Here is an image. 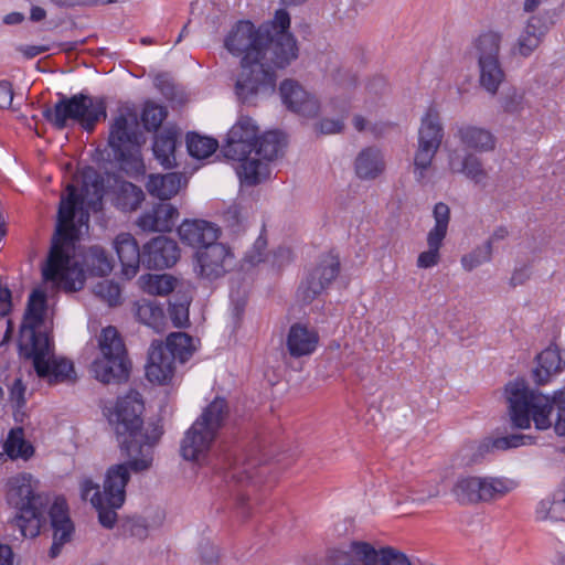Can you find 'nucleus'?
I'll return each instance as SVG.
<instances>
[{
  "label": "nucleus",
  "instance_id": "9d476101",
  "mask_svg": "<svg viewBox=\"0 0 565 565\" xmlns=\"http://www.w3.org/2000/svg\"><path fill=\"white\" fill-rule=\"evenodd\" d=\"M20 350L25 358L32 360L38 376L46 380L49 384H57L72 379L73 363L64 358L54 356L49 337L36 339L33 331L25 330Z\"/></svg>",
  "mask_w": 565,
  "mask_h": 565
},
{
  "label": "nucleus",
  "instance_id": "7c9ffc66",
  "mask_svg": "<svg viewBox=\"0 0 565 565\" xmlns=\"http://www.w3.org/2000/svg\"><path fill=\"white\" fill-rule=\"evenodd\" d=\"M46 310V296L41 290H33L29 297L28 308L20 328L19 347L22 348V335L25 330L33 331L36 339L49 337L45 332L39 331L44 320Z\"/></svg>",
  "mask_w": 565,
  "mask_h": 565
},
{
  "label": "nucleus",
  "instance_id": "79ce46f5",
  "mask_svg": "<svg viewBox=\"0 0 565 565\" xmlns=\"http://www.w3.org/2000/svg\"><path fill=\"white\" fill-rule=\"evenodd\" d=\"M163 348L173 356V360L178 359L182 363L188 361L195 350L193 339L184 332L170 333Z\"/></svg>",
  "mask_w": 565,
  "mask_h": 565
},
{
  "label": "nucleus",
  "instance_id": "69168bd1",
  "mask_svg": "<svg viewBox=\"0 0 565 565\" xmlns=\"http://www.w3.org/2000/svg\"><path fill=\"white\" fill-rule=\"evenodd\" d=\"M0 565H13V552L9 545L0 544Z\"/></svg>",
  "mask_w": 565,
  "mask_h": 565
},
{
  "label": "nucleus",
  "instance_id": "1a4fd4ad",
  "mask_svg": "<svg viewBox=\"0 0 565 565\" xmlns=\"http://www.w3.org/2000/svg\"><path fill=\"white\" fill-rule=\"evenodd\" d=\"M98 348L100 354L90 366L94 377L105 384L127 381L130 362L124 340L115 327L108 326L102 330Z\"/></svg>",
  "mask_w": 565,
  "mask_h": 565
},
{
  "label": "nucleus",
  "instance_id": "bb28decb",
  "mask_svg": "<svg viewBox=\"0 0 565 565\" xmlns=\"http://www.w3.org/2000/svg\"><path fill=\"white\" fill-rule=\"evenodd\" d=\"M455 137L463 147L476 152L483 153L495 149V137L484 127L462 124L457 127Z\"/></svg>",
  "mask_w": 565,
  "mask_h": 565
},
{
  "label": "nucleus",
  "instance_id": "aec40b11",
  "mask_svg": "<svg viewBox=\"0 0 565 565\" xmlns=\"http://www.w3.org/2000/svg\"><path fill=\"white\" fill-rule=\"evenodd\" d=\"M554 15V12L551 11L532 15L514 43L512 52L523 57H529L540 46L544 36L555 24Z\"/></svg>",
  "mask_w": 565,
  "mask_h": 565
},
{
  "label": "nucleus",
  "instance_id": "393cba45",
  "mask_svg": "<svg viewBox=\"0 0 565 565\" xmlns=\"http://www.w3.org/2000/svg\"><path fill=\"white\" fill-rule=\"evenodd\" d=\"M174 361L173 356L167 353L163 343L153 341L146 365L147 379L152 383L167 384L174 374Z\"/></svg>",
  "mask_w": 565,
  "mask_h": 565
},
{
  "label": "nucleus",
  "instance_id": "c9c22d12",
  "mask_svg": "<svg viewBox=\"0 0 565 565\" xmlns=\"http://www.w3.org/2000/svg\"><path fill=\"white\" fill-rule=\"evenodd\" d=\"M134 315L136 319L154 330L161 332L166 326V316L163 308L152 300L141 299L134 305Z\"/></svg>",
  "mask_w": 565,
  "mask_h": 565
},
{
  "label": "nucleus",
  "instance_id": "3c124183",
  "mask_svg": "<svg viewBox=\"0 0 565 565\" xmlns=\"http://www.w3.org/2000/svg\"><path fill=\"white\" fill-rule=\"evenodd\" d=\"M121 532L126 536L145 540L148 536V524L143 518L130 516L121 523Z\"/></svg>",
  "mask_w": 565,
  "mask_h": 565
},
{
  "label": "nucleus",
  "instance_id": "864d4df0",
  "mask_svg": "<svg viewBox=\"0 0 565 565\" xmlns=\"http://www.w3.org/2000/svg\"><path fill=\"white\" fill-rule=\"evenodd\" d=\"M501 106L504 113L511 115L520 114L525 108L524 94L516 89H512L502 97Z\"/></svg>",
  "mask_w": 565,
  "mask_h": 565
},
{
  "label": "nucleus",
  "instance_id": "6ab92c4d",
  "mask_svg": "<svg viewBox=\"0 0 565 565\" xmlns=\"http://www.w3.org/2000/svg\"><path fill=\"white\" fill-rule=\"evenodd\" d=\"M339 271L340 262L338 257L333 255L324 256L299 287L298 297L306 303L311 302L331 285Z\"/></svg>",
  "mask_w": 565,
  "mask_h": 565
},
{
  "label": "nucleus",
  "instance_id": "e433bc0d",
  "mask_svg": "<svg viewBox=\"0 0 565 565\" xmlns=\"http://www.w3.org/2000/svg\"><path fill=\"white\" fill-rule=\"evenodd\" d=\"M181 188V175L172 172L167 174H151L146 189L151 196L167 201L175 195Z\"/></svg>",
  "mask_w": 565,
  "mask_h": 565
},
{
  "label": "nucleus",
  "instance_id": "58836bf2",
  "mask_svg": "<svg viewBox=\"0 0 565 565\" xmlns=\"http://www.w3.org/2000/svg\"><path fill=\"white\" fill-rule=\"evenodd\" d=\"M143 200L142 190L134 183L122 181L117 184L114 201L119 210L124 212L136 211Z\"/></svg>",
  "mask_w": 565,
  "mask_h": 565
},
{
  "label": "nucleus",
  "instance_id": "7ed1b4c3",
  "mask_svg": "<svg viewBox=\"0 0 565 565\" xmlns=\"http://www.w3.org/2000/svg\"><path fill=\"white\" fill-rule=\"evenodd\" d=\"M289 28V13L279 9L270 22L257 30L250 21H239L226 36L228 52L237 56L244 53L235 83L241 103L254 105L258 95L274 93V68H285L298 57L297 41Z\"/></svg>",
  "mask_w": 565,
  "mask_h": 565
},
{
  "label": "nucleus",
  "instance_id": "8fccbe9b",
  "mask_svg": "<svg viewBox=\"0 0 565 565\" xmlns=\"http://www.w3.org/2000/svg\"><path fill=\"white\" fill-rule=\"evenodd\" d=\"M94 294L110 307L120 303V287L111 280H103L95 285Z\"/></svg>",
  "mask_w": 565,
  "mask_h": 565
},
{
  "label": "nucleus",
  "instance_id": "dca6fc26",
  "mask_svg": "<svg viewBox=\"0 0 565 565\" xmlns=\"http://www.w3.org/2000/svg\"><path fill=\"white\" fill-rule=\"evenodd\" d=\"M533 437L523 434H512L495 438L493 440L483 439L465 443L455 456V462L459 467H472L480 463L484 456L492 449L507 450L523 445L532 444Z\"/></svg>",
  "mask_w": 565,
  "mask_h": 565
},
{
  "label": "nucleus",
  "instance_id": "9b49d317",
  "mask_svg": "<svg viewBox=\"0 0 565 565\" xmlns=\"http://www.w3.org/2000/svg\"><path fill=\"white\" fill-rule=\"evenodd\" d=\"M141 138L136 121L129 122L125 115L114 119L109 132V146L120 169L130 177L145 173L146 167L141 157Z\"/></svg>",
  "mask_w": 565,
  "mask_h": 565
},
{
  "label": "nucleus",
  "instance_id": "ea45409f",
  "mask_svg": "<svg viewBox=\"0 0 565 565\" xmlns=\"http://www.w3.org/2000/svg\"><path fill=\"white\" fill-rule=\"evenodd\" d=\"M3 451L11 459L22 458L28 460L33 456V446L25 440L23 428L17 427L10 430L4 444Z\"/></svg>",
  "mask_w": 565,
  "mask_h": 565
},
{
  "label": "nucleus",
  "instance_id": "2eb2a0df",
  "mask_svg": "<svg viewBox=\"0 0 565 565\" xmlns=\"http://www.w3.org/2000/svg\"><path fill=\"white\" fill-rule=\"evenodd\" d=\"M235 256L232 248L220 242L203 246L195 250L193 270L204 280L214 281L224 277L235 267Z\"/></svg>",
  "mask_w": 565,
  "mask_h": 565
},
{
  "label": "nucleus",
  "instance_id": "0eeeda50",
  "mask_svg": "<svg viewBox=\"0 0 565 565\" xmlns=\"http://www.w3.org/2000/svg\"><path fill=\"white\" fill-rule=\"evenodd\" d=\"M228 416L225 398L215 397L186 430L181 441V456L185 460L204 463L216 436Z\"/></svg>",
  "mask_w": 565,
  "mask_h": 565
},
{
  "label": "nucleus",
  "instance_id": "13d9d810",
  "mask_svg": "<svg viewBox=\"0 0 565 565\" xmlns=\"http://www.w3.org/2000/svg\"><path fill=\"white\" fill-rule=\"evenodd\" d=\"M13 100L12 84L8 81L0 82V108L7 109L11 106Z\"/></svg>",
  "mask_w": 565,
  "mask_h": 565
},
{
  "label": "nucleus",
  "instance_id": "680f3d73",
  "mask_svg": "<svg viewBox=\"0 0 565 565\" xmlns=\"http://www.w3.org/2000/svg\"><path fill=\"white\" fill-rule=\"evenodd\" d=\"M530 278V270L527 267L515 269L511 276L510 284L515 287L523 285Z\"/></svg>",
  "mask_w": 565,
  "mask_h": 565
},
{
  "label": "nucleus",
  "instance_id": "0e129e2a",
  "mask_svg": "<svg viewBox=\"0 0 565 565\" xmlns=\"http://www.w3.org/2000/svg\"><path fill=\"white\" fill-rule=\"evenodd\" d=\"M201 556L205 564L211 565L217 561V551L213 545L202 546Z\"/></svg>",
  "mask_w": 565,
  "mask_h": 565
},
{
  "label": "nucleus",
  "instance_id": "72a5a7b5",
  "mask_svg": "<svg viewBox=\"0 0 565 565\" xmlns=\"http://www.w3.org/2000/svg\"><path fill=\"white\" fill-rule=\"evenodd\" d=\"M179 132L175 128H166L156 135L153 140V154L164 169L175 166V147Z\"/></svg>",
  "mask_w": 565,
  "mask_h": 565
},
{
  "label": "nucleus",
  "instance_id": "f704fd0d",
  "mask_svg": "<svg viewBox=\"0 0 565 565\" xmlns=\"http://www.w3.org/2000/svg\"><path fill=\"white\" fill-rule=\"evenodd\" d=\"M564 361L557 348L550 347L537 355V366L533 370V379L539 385L548 382L550 377L562 371Z\"/></svg>",
  "mask_w": 565,
  "mask_h": 565
},
{
  "label": "nucleus",
  "instance_id": "cd10ccee",
  "mask_svg": "<svg viewBox=\"0 0 565 565\" xmlns=\"http://www.w3.org/2000/svg\"><path fill=\"white\" fill-rule=\"evenodd\" d=\"M114 248L118 255L126 276H135L142 264L143 248L140 250L136 238L130 233H120L114 239Z\"/></svg>",
  "mask_w": 565,
  "mask_h": 565
},
{
  "label": "nucleus",
  "instance_id": "052dcab7",
  "mask_svg": "<svg viewBox=\"0 0 565 565\" xmlns=\"http://www.w3.org/2000/svg\"><path fill=\"white\" fill-rule=\"evenodd\" d=\"M24 57L33 58L42 53L49 51V46L46 45H21L18 49Z\"/></svg>",
  "mask_w": 565,
  "mask_h": 565
},
{
  "label": "nucleus",
  "instance_id": "6e6552de",
  "mask_svg": "<svg viewBox=\"0 0 565 565\" xmlns=\"http://www.w3.org/2000/svg\"><path fill=\"white\" fill-rule=\"evenodd\" d=\"M503 38L499 30H482L471 40L467 50L468 56L477 63L480 87L491 96L498 94L507 77L500 60Z\"/></svg>",
  "mask_w": 565,
  "mask_h": 565
},
{
  "label": "nucleus",
  "instance_id": "c03bdc74",
  "mask_svg": "<svg viewBox=\"0 0 565 565\" xmlns=\"http://www.w3.org/2000/svg\"><path fill=\"white\" fill-rule=\"evenodd\" d=\"M186 147L193 158L205 159L216 151L218 142L214 138L190 132L186 136Z\"/></svg>",
  "mask_w": 565,
  "mask_h": 565
},
{
  "label": "nucleus",
  "instance_id": "37998d69",
  "mask_svg": "<svg viewBox=\"0 0 565 565\" xmlns=\"http://www.w3.org/2000/svg\"><path fill=\"white\" fill-rule=\"evenodd\" d=\"M140 288L152 296H167L174 290L177 279L170 275L147 274L139 277Z\"/></svg>",
  "mask_w": 565,
  "mask_h": 565
},
{
  "label": "nucleus",
  "instance_id": "6e6d98bb",
  "mask_svg": "<svg viewBox=\"0 0 565 565\" xmlns=\"http://www.w3.org/2000/svg\"><path fill=\"white\" fill-rule=\"evenodd\" d=\"M224 221L226 226L230 227L233 233H237L239 231L242 220L241 211L237 205H232L224 212Z\"/></svg>",
  "mask_w": 565,
  "mask_h": 565
},
{
  "label": "nucleus",
  "instance_id": "49530a36",
  "mask_svg": "<svg viewBox=\"0 0 565 565\" xmlns=\"http://www.w3.org/2000/svg\"><path fill=\"white\" fill-rule=\"evenodd\" d=\"M267 238H266V230L263 227L259 236L256 238L255 243L248 249L243 258V267H254L263 262H265L267 256Z\"/></svg>",
  "mask_w": 565,
  "mask_h": 565
},
{
  "label": "nucleus",
  "instance_id": "774afa93",
  "mask_svg": "<svg viewBox=\"0 0 565 565\" xmlns=\"http://www.w3.org/2000/svg\"><path fill=\"white\" fill-rule=\"evenodd\" d=\"M24 20V14L21 12H11L3 18V23L8 25L19 24Z\"/></svg>",
  "mask_w": 565,
  "mask_h": 565
},
{
  "label": "nucleus",
  "instance_id": "f8f14e48",
  "mask_svg": "<svg viewBox=\"0 0 565 565\" xmlns=\"http://www.w3.org/2000/svg\"><path fill=\"white\" fill-rule=\"evenodd\" d=\"M246 441L224 439L220 441L212 466L226 482L245 483L254 479V471L260 463L255 456L246 455Z\"/></svg>",
  "mask_w": 565,
  "mask_h": 565
},
{
  "label": "nucleus",
  "instance_id": "5701e85b",
  "mask_svg": "<svg viewBox=\"0 0 565 565\" xmlns=\"http://www.w3.org/2000/svg\"><path fill=\"white\" fill-rule=\"evenodd\" d=\"M180 248L174 239L157 236L143 245L142 265L149 269H166L177 264Z\"/></svg>",
  "mask_w": 565,
  "mask_h": 565
},
{
  "label": "nucleus",
  "instance_id": "473e14b6",
  "mask_svg": "<svg viewBox=\"0 0 565 565\" xmlns=\"http://www.w3.org/2000/svg\"><path fill=\"white\" fill-rule=\"evenodd\" d=\"M337 565H377L376 550L365 542H352L347 551L334 555Z\"/></svg>",
  "mask_w": 565,
  "mask_h": 565
},
{
  "label": "nucleus",
  "instance_id": "c756f323",
  "mask_svg": "<svg viewBox=\"0 0 565 565\" xmlns=\"http://www.w3.org/2000/svg\"><path fill=\"white\" fill-rule=\"evenodd\" d=\"M319 343V334L301 323L290 327L287 335V350L292 358H301L312 354Z\"/></svg>",
  "mask_w": 565,
  "mask_h": 565
},
{
  "label": "nucleus",
  "instance_id": "4be33fe9",
  "mask_svg": "<svg viewBox=\"0 0 565 565\" xmlns=\"http://www.w3.org/2000/svg\"><path fill=\"white\" fill-rule=\"evenodd\" d=\"M279 92L284 105L292 113L308 118L316 117L319 114V100L298 82L285 79L280 84Z\"/></svg>",
  "mask_w": 565,
  "mask_h": 565
},
{
  "label": "nucleus",
  "instance_id": "4468645a",
  "mask_svg": "<svg viewBox=\"0 0 565 565\" xmlns=\"http://www.w3.org/2000/svg\"><path fill=\"white\" fill-rule=\"evenodd\" d=\"M443 139L444 127L439 113L430 107L422 118L417 148L413 160V173L418 183L423 184L425 182Z\"/></svg>",
  "mask_w": 565,
  "mask_h": 565
},
{
  "label": "nucleus",
  "instance_id": "423d86ee",
  "mask_svg": "<svg viewBox=\"0 0 565 565\" xmlns=\"http://www.w3.org/2000/svg\"><path fill=\"white\" fill-rule=\"evenodd\" d=\"M57 96L54 106H45L42 111L44 119L57 130L77 124L84 130L93 131L96 124L107 116L103 99L83 93L70 97L58 93Z\"/></svg>",
  "mask_w": 565,
  "mask_h": 565
},
{
  "label": "nucleus",
  "instance_id": "2f4dec72",
  "mask_svg": "<svg viewBox=\"0 0 565 565\" xmlns=\"http://www.w3.org/2000/svg\"><path fill=\"white\" fill-rule=\"evenodd\" d=\"M355 173L362 180H374L385 170L383 153L376 147L363 149L354 162Z\"/></svg>",
  "mask_w": 565,
  "mask_h": 565
},
{
  "label": "nucleus",
  "instance_id": "f03ea898",
  "mask_svg": "<svg viewBox=\"0 0 565 565\" xmlns=\"http://www.w3.org/2000/svg\"><path fill=\"white\" fill-rule=\"evenodd\" d=\"M143 402L141 395L130 391L126 396L119 397L114 411L109 414L121 454L127 458L125 462L111 465L103 483L99 486L90 479L81 482V495L89 500L98 512V521L106 529H113L117 522V509L126 500V487L130 480V472L142 473L153 463V449L160 440L163 430L156 423L142 426Z\"/></svg>",
  "mask_w": 565,
  "mask_h": 565
},
{
  "label": "nucleus",
  "instance_id": "338daca9",
  "mask_svg": "<svg viewBox=\"0 0 565 565\" xmlns=\"http://www.w3.org/2000/svg\"><path fill=\"white\" fill-rule=\"evenodd\" d=\"M508 235H509L508 228L505 226H499L493 231V233L491 234V236L489 237V239L486 243H491V246H492L494 242L502 241V239L507 238Z\"/></svg>",
  "mask_w": 565,
  "mask_h": 565
},
{
  "label": "nucleus",
  "instance_id": "5fc2aeb1",
  "mask_svg": "<svg viewBox=\"0 0 565 565\" xmlns=\"http://www.w3.org/2000/svg\"><path fill=\"white\" fill-rule=\"evenodd\" d=\"M169 315L174 327H185L189 323V302L171 303Z\"/></svg>",
  "mask_w": 565,
  "mask_h": 565
},
{
  "label": "nucleus",
  "instance_id": "4d7b16f0",
  "mask_svg": "<svg viewBox=\"0 0 565 565\" xmlns=\"http://www.w3.org/2000/svg\"><path fill=\"white\" fill-rule=\"evenodd\" d=\"M343 128L344 122L342 119L324 118L317 124V129L323 135L338 134L341 132Z\"/></svg>",
  "mask_w": 565,
  "mask_h": 565
},
{
  "label": "nucleus",
  "instance_id": "a18cd8bd",
  "mask_svg": "<svg viewBox=\"0 0 565 565\" xmlns=\"http://www.w3.org/2000/svg\"><path fill=\"white\" fill-rule=\"evenodd\" d=\"M536 519L565 521V507L557 490L553 499H544L536 507Z\"/></svg>",
  "mask_w": 565,
  "mask_h": 565
},
{
  "label": "nucleus",
  "instance_id": "09e8293b",
  "mask_svg": "<svg viewBox=\"0 0 565 565\" xmlns=\"http://www.w3.org/2000/svg\"><path fill=\"white\" fill-rule=\"evenodd\" d=\"M491 256V243H484L482 246H478L471 253L462 256L461 265L467 271H471L476 267L490 262Z\"/></svg>",
  "mask_w": 565,
  "mask_h": 565
},
{
  "label": "nucleus",
  "instance_id": "ddd939ff",
  "mask_svg": "<svg viewBox=\"0 0 565 565\" xmlns=\"http://www.w3.org/2000/svg\"><path fill=\"white\" fill-rule=\"evenodd\" d=\"M513 488L514 482L507 478L460 476L451 488V494L460 505H473L497 501Z\"/></svg>",
  "mask_w": 565,
  "mask_h": 565
},
{
  "label": "nucleus",
  "instance_id": "f257e3e1",
  "mask_svg": "<svg viewBox=\"0 0 565 565\" xmlns=\"http://www.w3.org/2000/svg\"><path fill=\"white\" fill-rule=\"evenodd\" d=\"M57 212V224L52 246L42 269L43 278L67 292L81 290L85 284V273L93 276H107L113 270V259L100 246H90L83 254V266L75 259V242L83 226H88L89 210L102 209L104 183L95 172L85 173L83 184L66 186Z\"/></svg>",
  "mask_w": 565,
  "mask_h": 565
},
{
  "label": "nucleus",
  "instance_id": "de8ad7c7",
  "mask_svg": "<svg viewBox=\"0 0 565 565\" xmlns=\"http://www.w3.org/2000/svg\"><path fill=\"white\" fill-rule=\"evenodd\" d=\"M168 113L163 106L147 103L142 110L141 120L148 131L157 130L166 119Z\"/></svg>",
  "mask_w": 565,
  "mask_h": 565
},
{
  "label": "nucleus",
  "instance_id": "a878e982",
  "mask_svg": "<svg viewBox=\"0 0 565 565\" xmlns=\"http://www.w3.org/2000/svg\"><path fill=\"white\" fill-rule=\"evenodd\" d=\"M179 217V211L168 202H161L145 211L137 220L143 232H170Z\"/></svg>",
  "mask_w": 565,
  "mask_h": 565
},
{
  "label": "nucleus",
  "instance_id": "c85d7f7f",
  "mask_svg": "<svg viewBox=\"0 0 565 565\" xmlns=\"http://www.w3.org/2000/svg\"><path fill=\"white\" fill-rule=\"evenodd\" d=\"M448 164L451 172L463 174L475 184L486 185L489 179L482 160L472 152H467L463 157H460L456 151H452L449 154Z\"/></svg>",
  "mask_w": 565,
  "mask_h": 565
},
{
  "label": "nucleus",
  "instance_id": "20e7f679",
  "mask_svg": "<svg viewBox=\"0 0 565 565\" xmlns=\"http://www.w3.org/2000/svg\"><path fill=\"white\" fill-rule=\"evenodd\" d=\"M504 393L514 427L527 429L533 422L536 429L545 430L552 426L550 416L556 407L558 415L554 430L558 436H565V387L547 396L531 390L525 381L515 380L505 385Z\"/></svg>",
  "mask_w": 565,
  "mask_h": 565
},
{
  "label": "nucleus",
  "instance_id": "f3484780",
  "mask_svg": "<svg viewBox=\"0 0 565 565\" xmlns=\"http://www.w3.org/2000/svg\"><path fill=\"white\" fill-rule=\"evenodd\" d=\"M259 128L248 116H239L228 130L225 143L222 147L224 157L231 160L246 159L256 148Z\"/></svg>",
  "mask_w": 565,
  "mask_h": 565
},
{
  "label": "nucleus",
  "instance_id": "a211bd4d",
  "mask_svg": "<svg viewBox=\"0 0 565 565\" xmlns=\"http://www.w3.org/2000/svg\"><path fill=\"white\" fill-rule=\"evenodd\" d=\"M435 225L427 234L428 249L422 252L416 265L418 268L427 269L439 264L440 262V247L448 232L450 221V209L446 203L439 202L434 207Z\"/></svg>",
  "mask_w": 565,
  "mask_h": 565
},
{
  "label": "nucleus",
  "instance_id": "b1692460",
  "mask_svg": "<svg viewBox=\"0 0 565 565\" xmlns=\"http://www.w3.org/2000/svg\"><path fill=\"white\" fill-rule=\"evenodd\" d=\"M181 242L196 250L212 245L220 238V227L205 220H184L178 227Z\"/></svg>",
  "mask_w": 565,
  "mask_h": 565
},
{
  "label": "nucleus",
  "instance_id": "a19ab883",
  "mask_svg": "<svg viewBox=\"0 0 565 565\" xmlns=\"http://www.w3.org/2000/svg\"><path fill=\"white\" fill-rule=\"evenodd\" d=\"M284 146V138L280 132L267 131L262 136L257 135L256 148L253 152L267 162L276 159Z\"/></svg>",
  "mask_w": 565,
  "mask_h": 565
},
{
  "label": "nucleus",
  "instance_id": "e2e57ef3",
  "mask_svg": "<svg viewBox=\"0 0 565 565\" xmlns=\"http://www.w3.org/2000/svg\"><path fill=\"white\" fill-rule=\"evenodd\" d=\"M386 82L384 78L382 77H377V78H373L369 84H367V92L372 95H380V94H383L385 90H386Z\"/></svg>",
  "mask_w": 565,
  "mask_h": 565
},
{
  "label": "nucleus",
  "instance_id": "412c9836",
  "mask_svg": "<svg viewBox=\"0 0 565 565\" xmlns=\"http://www.w3.org/2000/svg\"><path fill=\"white\" fill-rule=\"evenodd\" d=\"M53 543L49 555L55 558L60 555L62 547L71 542L75 532V525L70 516L67 502L64 498H56L49 508Z\"/></svg>",
  "mask_w": 565,
  "mask_h": 565
},
{
  "label": "nucleus",
  "instance_id": "39448f33",
  "mask_svg": "<svg viewBox=\"0 0 565 565\" xmlns=\"http://www.w3.org/2000/svg\"><path fill=\"white\" fill-rule=\"evenodd\" d=\"M8 501L17 510L13 524L23 537L33 539L40 534L49 498L35 491V481L29 473H21L10 479Z\"/></svg>",
  "mask_w": 565,
  "mask_h": 565
},
{
  "label": "nucleus",
  "instance_id": "4c0bfd02",
  "mask_svg": "<svg viewBox=\"0 0 565 565\" xmlns=\"http://www.w3.org/2000/svg\"><path fill=\"white\" fill-rule=\"evenodd\" d=\"M237 161L236 173L241 183L254 186L268 177V164L262 158L246 156V159Z\"/></svg>",
  "mask_w": 565,
  "mask_h": 565
},
{
  "label": "nucleus",
  "instance_id": "bf43d9fd",
  "mask_svg": "<svg viewBox=\"0 0 565 565\" xmlns=\"http://www.w3.org/2000/svg\"><path fill=\"white\" fill-rule=\"evenodd\" d=\"M25 386L20 379H17L10 388V399L15 402L19 407L25 404L24 399Z\"/></svg>",
  "mask_w": 565,
  "mask_h": 565
},
{
  "label": "nucleus",
  "instance_id": "603ef678",
  "mask_svg": "<svg viewBox=\"0 0 565 565\" xmlns=\"http://www.w3.org/2000/svg\"><path fill=\"white\" fill-rule=\"evenodd\" d=\"M377 553V565H412L408 557L394 547H383Z\"/></svg>",
  "mask_w": 565,
  "mask_h": 565
}]
</instances>
